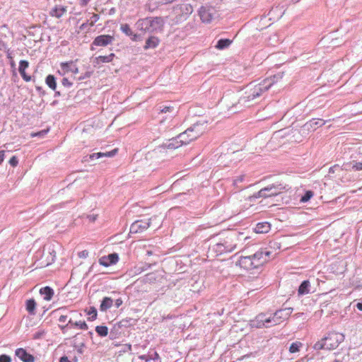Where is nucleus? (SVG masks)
Instances as JSON below:
<instances>
[{"instance_id":"1","label":"nucleus","mask_w":362,"mask_h":362,"mask_svg":"<svg viewBox=\"0 0 362 362\" xmlns=\"http://www.w3.org/2000/svg\"><path fill=\"white\" fill-rule=\"evenodd\" d=\"M249 238L244 233L230 230L221 235L218 241L209 246V251L216 256L235 250L240 243H243Z\"/></svg>"},{"instance_id":"2","label":"nucleus","mask_w":362,"mask_h":362,"mask_svg":"<svg viewBox=\"0 0 362 362\" xmlns=\"http://www.w3.org/2000/svg\"><path fill=\"white\" fill-rule=\"evenodd\" d=\"M292 311V308H286L278 310L269 315L267 313H259L254 320L250 321V326L257 329L272 327L279 325L283 320L288 319Z\"/></svg>"},{"instance_id":"3","label":"nucleus","mask_w":362,"mask_h":362,"mask_svg":"<svg viewBox=\"0 0 362 362\" xmlns=\"http://www.w3.org/2000/svg\"><path fill=\"white\" fill-rule=\"evenodd\" d=\"M281 75H274L267 78L261 83L252 86H248L243 95H241V102L244 108L252 105V102L261 96L263 93L269 90V88L277 81L279 78H281Z\"/></svg>"},{"instance_id":"4","label":"nucleus","mask_w":362,"mask_h":362,"mask_svg":"<svg viewBox=\"0 0 362 362\" xmlns=\"http://www.w3.org/2000/svg\"><path fill=\"white\" fill-rule=\"evenodd\" d=\"M270 255V251H258L253 255L240 257L236 264L245 270L251 271L261 267L267 261V257Z\"/></svg>"},{"instance_id":"5","label":"nucleus","mask_w":362,"mask_h":362,"mask_svg":"<svg viewBox=\"0 0 362 362\" xmlns=\"http://www.w3.org/2000/svg\"><path fill=\"white\" fill-rule=\"evenodd\" d=\"M135 25L138 30L145 33H158L163 30L164 21L162 17H146L139 19Z\"/></svg>"},{"instance_id":"6","label":"nucleus","mask_w":362,"mask_h":362,"mask_svg":"<svg viewBox=\"0 0 362 362\" xmlns=\"http://www.w3.org/2000/svg\"><path fill=\"white\" fill-rule=\"evenodd\" d=\"M219 103L226 106L228 110H232L234 112L244 109L243 104L241 102V95L239 92L235 93L231 90H228L223 93Z\"/></svg>"},{"instance_id":"7","label":"nucleus","mask_w":362,"mask_h":362,"mask_svg":"<svg viewBox=\"0 0 362 362\" xmlns=\"http://www.w3.org/2000/svg\"><path fill=\"white\" fill-rule=\"evenodd\" d=\"M285 189L286 187L282 184L274 183L261 189L257 193H255L253 195L249 197V200L250 202H254L256 199L258 198H269L275 197L279 194Z\"/></svg>"},{"instance_id":"8","label":"nucleus","mask_w":362,"mask_h":362,"mask_svg":"<svg viewBox=\"0 0 362 362\" xmlns=\"http://www.w3.org/2000/svg\"><path fill=\"white\" fill-rule=\"evenodd\" d=\"M193 12V7L189 4H182L175 6L173 10L174 18L173 21L175 24H178L185 21Z\"/></svg>"},{"instance_id":"9","label":"nucleus","mask_w":362,"mask_h":362,"mask_svg":"<svg viewBox=\"0 0 362 362\" xmlns=\"http://www.w3.org/2000/svg\"><path fill=\"white\" fill-rule=\"evenodd\" d=\"M344 339V336L341 334L337 332H332L328 334L327 337L324 338L325 344V349L333 350L337 348L341 342Z\"/></svg>"},{"instance_id":"10","label":"nucleus","mask_w":362,"mask_h":362,"mask_svg":"<svg viewBox=\"0 0 362 362\" xmlns=\"http://www.w3.org/2000/svg\"><path fill=\"white\" fill-rule=\"evenodd\" d=\"M156 218V217H153L148 219H141L134 221L130 226V233H138L146 230L151 226L152 221Z\"/></svg>"},{"instance_id":"11","label":"nucleus","mask_w":362,"mask_h":362,"mask_svg":"<svg viewBox=\"0 0 362 362\" xmlns=\"http://www.w3.org/2000/svg\"><path fill=\"white\" fill-rule=\"evenodd\" d=\"M206 122L204 121L197 122L188 127L187 130L188 133L191 134L190 136H192V139L195 140L203 134L206 129Z\"/></svg>"},{"instance_id":"12","label":"nucleus","mask_w":362,"mask_h":362,"mask_svg":"<svg viewBox=\"0 0 362 362\" xmlns=\"http://www.w3.org/2000/svg\"><path fill=\"white\" fill-rule=\"evenodd\" d=\"M216 13L215 8L211 6H202L199 10V15L204 23H210Z\"/></svg>"},{"instance_id":"13","label":"nucleus","mask_w":362,"mask_h":362,"mask_svg":"<svg viewBox=\"0 0 362 362\" xmlns=\"http://www.w3.org/2000/svg\"><path fill=\"white\" fill-rule=\"evenodd\" d=\"M115 37L110 35H100L97 36L91 44V49L93 50L95 46L105 47L108 45H112Z\"/></svg>"},{"instance_id":"14","label":"nucleus","mask_w":362,"mask_h":362,"mask_svg":"<svg viewBox=\"0 0 362 362\" xmlns=\"http://www.w3.org/2000/svg\"><path fill=\"white\" fill-rule=\"evenodd\" d=\"M331 121V119L323 120L321 119H312L306 122L300 129V132L305 133V132L314 131L318 127L323 126L326 122Z\"/></svg>"},{"instance_id":"15","label":"nucleus","mask_w":362,"mask_h":362,"mask_svg":"<svg viewBox=\"0 0 362 362\" xmlns=\"http://www.w3.org/2000/svg\"><path fill=\"white\" fill-rule=\"evenodd\" d=\"M119 260V256L117 253H112L107 256H103L99 259V263L104 267H109L116 264Z\"/></svg>"},{"instance_id":"16","label":"nucleus","mask_w":362,"mask_h":362,"mask_svg":"<svg viewBox=\"0 0 362 362\" xmlns=\"http://www.w3.org/2000/svg\"><path fill=\"white\" fill-rule=\"evenodd\" d=\"M15 354L23 362H35V357L23 348L17 349Z\"/></svg>"},{"instance_id":"17","label":"nucleus","mask_w":362,"mask_h":362,"mask_svg":"<svg viewBox=\"0 0 362 362\" xmlns=\"http://www.w3.org/2000/svg\"><path fill=\"white\" fill-rule=\"evenodd\" d=\"M342 167L345 170L360 171L362 170V160L358 161L352 160L351 161L344 163Z\"/></svg>"},{"instance_id":"18","label":"nucleus","mask_w":362,"mask_h":362,"mask_svg":"<svg viewBox=\"0 0 362 362\" xmlns=\"http://www.w3.org/2000/svg\"><path fill=\"white\" fill-rule=\"evenodd\" d=\"M182 145L183 144H181V141L180 140V139H178V136H177L176 137H173L171 139L168 140L165 143H163L162 146L168 149H175Z\"/></svg>"},{"instance_id":"19","label":"nucleus","mask_w":362,"mask_h":362,"mask_svg":"<svg viewBox=\"0 0 362 362\" xmlns=\"http://www.w3.org/2000/svg\"><path fill=\"white\" fill-rule=\"evenodd\" d=\"M270 223L264 221L257 223L253 230L256 233H267L270 230Z\"/></svg>"},{"instance_id":"20","label":"nucleus","mask_w":362,"mask_h":362,"mask_svg":"<svg viewBox=\"0 0 362 362\" xmlns=\"http://www.w3.org/2000/svg\"><path fill=\"white\" fill-rule=\"evenodd\" d=\"M117 148H115L112 151H107L105 153H94L89 156V158L90 160H93L94 159H98L103 157H112L117 153Z\"/></svg>"},{"instance_id":"21","label":"nucleus","mask_w":362,"mask_h":362,"mask_svg":"<svg viewBox=\"0 0 362 362\" xmlns=\"http://www.w3.org/2000/svg\"><path fill=\"white\" fill-rule=\"evenodd\" d=\"M159 42L160 40L158 37L156 36H151L146 39L144 48L146 50L148 49H154L159 45Z\"/></svg>"},{"instance_id":"22","label":"nucleus","mask_w":362,"mask_h":362,"mask_svg":"<svg viewBox=\"0 0 362 362\" xmlns=\"http://www.w3.org/2000/svg\"><path fill=\"white\" fill-rule=\"evenodd\" d=\"M310 292V283L308 280H304L298 287V293L299 296H304Z\"/></svg>"},{"instance_id":"23","label":"nucleus","mask_w":362,"mask_h":362,"mask_svg":"<svg viewBox=\"0 0 362 362\" xmlns=\"http://www.w3.org/2000/svg\"><path fill=\"white\" fill-rule=\"evenodd\" d=\"M120 29L122 31V33H124L126 35L130 37L133 41H136L138 35L134 34L133 33V31L132 30L131 28L128 24H122L120 26Z\"/></svg>"},{"instance_id":"24","label":"nucleus","mask_w":362,"mask_h":362,"mask_svg":"<svg viewBox=\"0 0 362 362\" xmlns=\"http://www.w3.org/2000/svg\"><path fill=\"white\" fill-rule=\"evenodd\" d=\"M140 358L141 360L145 361L146 362H148L150 361H154L155 362H161L160 358L156 351H153L152 353L149 352L146 355H142L140 356Z\"/></svg>"},{"instance_id":"25","label":"nucleus","mask_w":362,"mask_h":362,"mask_svg":"<svg viewBox=\"0 0 362 362\" xmlns=\"http://www.w3.org/2000/svg\"><path fill=\"white\" fill-rule=\"evenodd\" d=\"M40 293L46 300H50L54 295L53 289L49 286H45L40 290Z\"/></svg>"},{"instance_id":"26","label":"nucleus","mask_w":362,"mask_h":362,"mask_svg":"<svg viewBox=\"0 0 362 362\" xmlns=\"http://www.w3.org/2000/svg\"><path fill=\"white\" fill-rule=\"evenodd\" d=\"M113 304V300L110 297H104L100 305V310L102 312H105L110 309Z\"/></svg>"},{"instance_id":"27","label":"nucleus","mask_w":362,"mask_h":362,"mask_svg":"<svg viewBox=\"0 0 362 362\" xmlns=\"http://www.w3.org/2000/svg\"><path fill=\"white\" fill-rule=\"evenodd\" d=\"M190 133L187 132V130L186 129L185 132L180 133L179 135H177L178 139L181 141V144L183 145H187L189 142L194 141V139H192V136H190Z\"/></svg>"},{"instance_id":"28","label":"nucleus","mask_w":362,"mask_h":362,"mask_svg":"<svg viewBox=\"0 0 362 362\" xmlns=\"http://www.w3.org/2000/svg\"><path fill=\"white\" fill-rule=\"evenodd\" d=\"M45 83L52 90H56L57 82L54 76L49 74L45 78Z\"/></svg>"},{"instance_id":"29","label":"nucleus","mask_w":362,"mask_h":362,"mask_svg":"<svg viewBox=\"0 0 362 362\" xmlns=\"http://www.w3.org/2000/svg\"><path fill=\"white\" fill-rule=\"evenodd\" d=\"M232 42V40L229 39H220L216 45V48L218 49H223L228 47Z\"/></svg>"},{"instance_id":"30","label":"nucleus","mask_w":362,"mask_h":362,"mask_svg":"<svg viewBox=\"0 0 362 362\" xmlns=\"http://www.w3.org/2000/svg\"><path fill=\"white\" fill-rule=\"evenodd\" d=\"M115 57L114 53H111L107 56H99L96 57L98 63H108L111 62L113 58Z\"/></svg>"},{"instance_id":"31","label":"nucleus","mask_w":362,"mask_h":362,"mask_svg":"<svg viewBox=\"0 0 362 362\" xmlns=\"http://www.w3.org/2000/svg\"><path fill=\"white\" fill-rule=\"evenodd\" d=\"M36 303L34 299H29L26 301V310L30 314L35 313Z\"/></svg>"},{"instance_id":"32","label":"nucleus","mask_w":362,"mask_h":362,"mask_svg":"<svg viewBox=\"0 0 362 362\" xmlns=\"http://www.w3.org/2000/svg\"><path fill=\"white\" fill-rule=\"evenodd\" d=\"M95 332L100 337H104L108 334V328L106 326H97Z\"/></svg>"},{"instance_id":"33","label":"nucleus","mask_w":362,"mask_h":362,"mask_svg":"<svg viewBox=\"0 0 362 362\" xmlns=\"http://www.w3.org/2000/svg\"><path fill=\"white\" fill-rule=\"evenodd\" d=\"M71 327H77L81 329L86 330L88 329V327L85 321H78L73 322L72 324H70V328Z\"/></svg>"},{"instance_id":"34","label":"nucleus","mask_w":362,"mask_h":362,"mask_svg":"<svg viewBox=\"0 0 362 362\" xmlns=\"http://www.w3.org/2000/svg\"><path fill=\"white\" fill-rule=\"evenodd\" d=\"M87 315L89 316L88 320L90 321H93L97 318L98 313L97 310L95 307H90V309L87 311Z\"/></svg>"},{"instance_id":"35","label":"nucleus","mask_w":362,"mask_h":362,"mask_svg":"<svg viewBox=\"0 0 362 362\" xmlns=\"http://www.w3.org/2000/svg\"><path fill=\"white\" fill-rule=\"evenodd\" d=\"M302 346L303 344L300 341L293 342L289 347V351L292 354L296 353L299 351L300 347H301Z\"/></svg>"},{"instance_id":"36","label":"nucleus","mask_w":362,"mask_h":362,"mask_svg":"<svg viewBox=\"0 0 362 362\" xmlns=\"http://www.w3.org/2000/svg\"><path fill=\"white\" fill-rule=\"evenodd\" d=\"M245 175H241L238 176L237 178L233 180V185L238 188V190H241L244 188V187L240 186L239 184L243 182L245 180Z\"/></svg>"},{"instance_id":"37","label":"nucleus","mask_w":362,"mask_h":362,"mask_svg":"<svg viewBox=\"0 0 362 362\" xmlns=\"http://www.w3.org/2000/svg\"><path fill=\"white\" fill-rule=\"evenodd\" d=\"M313 196V192L310 190L306 191L303 196H301L300 199V202L302 203H305L308 202Z\"/></svg>"},{"instance_id":"38","label":"nucleus","mask_w":362,"mask_h":362,"mask_svg":"<svg viewBox=\"0 0 362 362\" xmlns=\"http://www.w3.org/2000/svg\"><path fill=\"white\" fill-rule=\"evenodd\" d=\"M66 11V9L64 8H54L51 11V15L56 16L57 18H60L64 13Z\"/></svg>"},{"instance_id":"39","label":"nucleus","mask_w":362,"mask_h":362,"mask_svg":"<svg viewBox=\"0 0 362 362\" xmlns=\"http://www.w3.org/2000/svg\"><path fill=\"white\" fill-rule=\"evenodd\" d=\"M119 329L120 328H118L117 323L113 326L112 329H111V330L110 332V338L111 339H115L117 337V335L119 334H120Z\"/></svg>"},{"instance_id":"40","label":"nucleus","mask_w":362,"mask_h":362,"mask_svg":"<svg viewBox=\"0 0 362 362\" xmlns=\"http://www.w3.org/2000/svg\"><path fill=\"white\" fill-rule=\"evenodd\" d=\"M72 64H73L72 61L62 62L60 64V66L64 72H69L70 71V69H71V66L72 65Z\"/></svg>"},{"instance_id":"41","label":"nucleus","mask_w":362,"mask_h":362,"mask_svg":"<svg viewBox=\"0 0 362 362\" xmlns=\"http://www.w3.org/2000/svg\"><path fill=\"white\" fill-rule=\"evenodd\" d=\"M132 320V319H131V318L122 320L121 321H119L117 323L118 328H121L122 327H127L130 326L131 325L130 321Z\"/></svg>"},{"instance_id":"42","label":"nucleus","mask_w":362,"mask_h":362,"mask_svg":"<svg viewBox=\"0 0 362 362\" xmlns=\"http://www.w3.org/2000/svg\"><path fill=\"white\" fill-rule=\"evenodd\" d=\"M73 346L77 350V352L79 354H82L83 353V349L86 347V345H85V343L84 342H81L80 344H74L73 345Z\"/></svg>"},{"instance_id":"43","label":"nucleus","mask_w":362,"mask_h":362,"mask_svg":"<svg viewBox=\"0 0 362 362\" xmlns=\"http://www.w3.org/2000/svg\"><path fill=\"white\" fill-rule=\"evenodd\" d=\"M314 349L316 350L325 349L324 338L320 341H317L315 344Z\"/></svg>"},{"instance_id":"44","label":"nucleus","mask_w":362,"mask_h":362,"mask_svg":"<svg viewBox=\"0 0 362 362\" xmlns=\"http://www.w3.org/2000/svg\"><path fill=\"white\" fill-rule=\"evenodd\" d=\"M160 112L162 113H167V112H170V113H173V114L175 113L174 108L173 107H170V106L162 107V106H160Z\"/></svg>"},{"instance_id":"45","label":"nucleus","mask_w":362,"mask_h":362,"mask_svg":"<svg viewBox=\"0 0 362 362\" xmlns=\"http://www.w3.org/2000/svg\"><path fill=\"white\" fill-rule=\"evenodd\" d=\"M29 66V62L26 60H21L18 69H26Z\"/></svg>"},{"instance_id":"46","label":"nucleus","mask_w":362,"mask_h":362,"mask_svg":"<svg viewBox=\"0 0 362 362\" xmlns=\"http://www.w3.org/2000/svg\"><path fill=\"white\" fill-rule=\"evenodd\" d=\"M93 74V71H86L84 74H83L81 76H79L78 80L82 81L86 78H88L91 76Z\"/></svg>"},{"instance_id":"47","label":"nucleus","mask_w":362,"mask_h":362,"mask_svg":"<svg viewBox=\"0 0 362 362\" xmlns=\"http://www.w3.org/2000/svg\"><path fill=\"white\" fill-rule=\"evenodd\" d=\"M8 163L11 166L16 167L18 163V160L16 156H13L10 158Z\"/></svg>"},{"instance_id":"48","label":"nucleus","mask_w":362,"mask_h":362,"mask_svg":"<svg viewBox=\"0 0 362 362\" xmlns=\"http://www.w3.org/2000/svg\"><path fill=\"white\" fill-rule=\"evenodd\" d=\"M0 362H11V358L6 354L0 355Z\"/></svg>"},{"instance_id":"49","label":"nucleus","mask_w":362,"mask_h":362,"mask_svg":"<svg viewBox=\"0 0 362 362\" xmlns=\"http://www.w3.org/2000/svg\"><path fill=\"white\" fill-rule=\"evenodd\" d=\"M70 324H72V320L71 319L69 320L67 324H66L64 325H59V328L62 331L63 333H65L66 330L68 328H70Z\"/></svg>"},{"instance_id":"50","label":"nucleus","mask_w":362,"mask_h":362,"mask_svg":"<svg viewBox=\"0 0 362 362\" xmlns=\"http://www.w3.org/2000/svg\"><path fill=\"white\" fill-rule=\"evenodd\" d=\"M100 16L98 14L94 13L91 17V22L90 23V27H93L95 23L99 20Z\"/></svg>"},{"instance_id":"51","label":"nucleus","mask_w":362,"mask_h":362,"mask_svg":"<svg viewBox=\"0 0 362 362\" xmlns=\"http://www.w3.org/2000/svg\"><path fill=\"white\" fill-rule=\"evenodd\" d=\"M62 84L65 87H71L72 86V83L70 82L66 78H63L62 80Z\"/></svg>"},{"instance_id":"52","label":"nucleus","mask_w":362,"mask_h":362,"mask_svg":"<svg viewBox=\"0 0 362 362\" xmlns=\"http://www.w3.org/2000/svg\"><path fill=\"white\" fill-rule=\"evenodd\" d=\"M88 27H90V23H88V21H86V23H82L79 27L78 33L85 29H87Z\"/></svg>"},{"instance_id":"53","label":"nucleus","mask_w":362,"mask_h":362,"mask_svg":"<svg viewBox=\"0 0 362 362\" xmlns=\"http://www.w3.org/2000/svg\"><path fill=\"white\" fill-rule=\"evenodd\" d=\"M78 256L81 258H86L88 256V250H83L78 253Z\"/></svg>"},{"instance_id":"54","label":"nucleus","mask_w":362,"mask_h":362,"mask_svg":"<svg viewBox=\"0 0 362 362\" xmlns=\"http://www.w3.org/2000/svg\"><path fill=\"white\" fill-rule=\"evenodd\" d=\"M47 132V130H43V131H40V132H38L35 134H33L32 136H44L45 134H46Z\"/></svg>"},{"instance_id":"55","label":"nucleus","mask_w":362,"mask_h":362,"mask_svg":"<svg viewBox=\"0 0 362 362\" xmlns=\"http://www.w3.org/2000/svg\"><path fill=\"white\" fill-rule=\"evenodd\" d=\"M66 320H67V315H61L59 316V322L60 323H64V322H65L66 321Z\"/></svg>"},{"instance_id":"56","label":"nucleus","mask_w":362,"mask_h":362,"mask_svg":"<svg viewBox=\"0 0 362 362\" xmlns=\"http://www.w3.org/2000/svg\"><path fill=\"white\" fill-rule=\"evenodd\" d=\"M123 301L121 298H118L115 302V305L117 308H119L122 304Z\"/></svg>"},{"instance_id":"57","label":"nucleus","mask_w":362,"mask_h":362,"mask_svg":"<svg viewBox=\"0 0 362 362\" xmlns=\"http://www.w3.org/2000/svg\"><path fill=\"white\" fill-rule=\"evenodd\" d=\"M4 157H5V151H0V165L4 161Z\"/></svg>"},{"instance_id":"58","label":"nucleus","mask_w":362,"mask_h":362,"mask_svg":"<svg viewBox=\"0 0 362 362\" xmlns=\"http://www.w3.org/2000/svg\"><path fill=\"white\" fill-rule=\"evenodd\" d=\"M90 0H79V4L81 6H86Z\"/></svg>"},{"instance_id":"59","label":"nucleus","mask_w":362,"mask_h":362,"mask_svg":"<svg viewBox=\"0 0 362 362\" xmlns=\"http://www.w3.org/2000/svg\"><path fill=\"white\" fill-rule=\"evenodd\" d=\"M59 362H71V361L68 358L67 356H64L60 358Z\"/></svg>"},{"instance_id":"60","label":"nucleus","mask_w":362,"mask_h":362,"mask_svg":"<svg viewBox=\"0 0 362 362\" xmlns=\"http://www.w3.org/2000/svg\"><path fill=\"white\" fill-rule=\"evenodd\" d=\"M88 218L90 221L93 222V221H95L96 220V218H97V215H93H93H89V216H88Z\"/></svg>"},{"instance_id":"61","label":"nucleus","mask_w":362,"mask_h":362,"mask_svg":"<svg viewBox=\"0 0 362 362\" xmlns=\"http://www.w3.org/2000/svg\"><path fill=\"white\" fill-rule=\"evenodd\" d=\"M23 79L27 82L31 80V77L26 74L22 76Z\"/></svg>"},{"instance_id":"62","label":"nucleus","mask_w":362,"mask_h":362,"mask_svg":"<svg viewBox=\"0 0 362 362\" xmlns=\"http://www.w3.org/2000/svg\"><path fill=\"white\" fill-rule=\"evenodd\" d=\"M42 332H37L34 334V339H40L42 337Z\"/></svg>"},{"instance_id":"63","label":"nucleus","mask_w":362,"mask_h":362,"mask_svg":"<svg viewBox=\"0 0 362 362\" xmlns=\"http://www.w3.org/2000/svg\"><path fill=\"white\" fill-rule=\"evenodd\" d=\"M36 90L38 91L40 94L44 95L45 93L42 88L40 86H36Z\"/></svg>"},{"instance_id":"64","label":"nucleus","mask_w":362,"mask_h":362,"mask_svg":"<svg viewBox=\"0 0 362 362\" xmlns=\"http://www.w3.org/2000/svg\"><path fill=\"white\" fill-rule=\"evenodd\" d=\"M356 308H357L358 310H361V311H362V300H361V301H360V302H358V303H357V304H356Z\"/></svg>"}]
</instances>
